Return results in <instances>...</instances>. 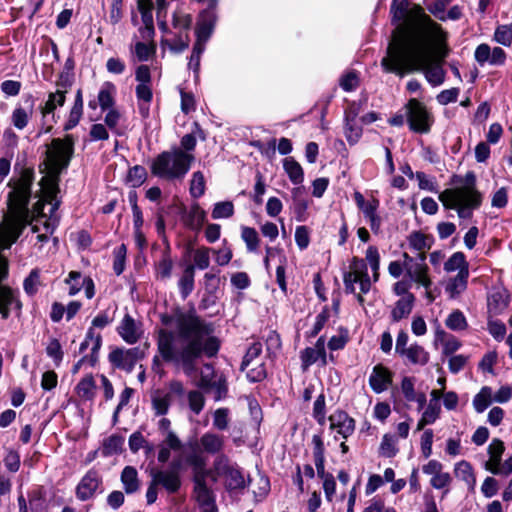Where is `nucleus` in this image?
Masks as SVG:
<instances>
[{
	"label": "nucleus",
	"instance_id": "f257e3e1",
	"mask_svg": "<svg viewBox=\"0 0 512 512\" xmlns=\"http://www.w3.org/2000/svg\"><path fill=\"white\" fill-rule=\"evenodd\" d=\"M418 28L420 35L413 42L398 40L389 44L388 55L381 61L386 72L403 76L412 71H423L432 86H439L445 80V71L440 64H431L426 52L427 42L441 47L445 45L447 33L419 8Z\"/></svg>",
	"mask_w": 512,
	"mask_h": 512
},
{
	"label": "nucleus",
	"instance_id": "f03ea898",
	"mask_svg": "<svg viewBox=\"0 0 512 512\" xmlns=\"http://www.w3.org/2000/svg\"><path fill=\"white\" fill-rule=\"evenodd\" d=\"M163 326L158 332V352H218L220 340L212 322L202 319L194 306L185 311L174 306L160 314Z\"/></svg>",
	"mask_w": 512,
	"mask_h": 512
},
{
	"label": "nucleus",
	"instance_id": "7ed1b4c3",
	"mask_svg": "<svg viewBox=\"0 0 512 512\" xmlns=\"http://www.w3.org/2000/svg\"><path fill=\"white\" fill-rule=\"evenodd\" d=\"M34 171L24 169L14 188L8 194V212L0 224V249H9L20 237L23 230L31 224L28 208Z\"/></svg>",
	"mask_w": 512,
	"mask_h": 512
},
{
	"label": "nucleus",
	"instance_id": "20e7f679",
	"mask_svg": "<svg viewBox=\"0 0 512 512\" xmlns=\"http://www.w3.org/2000/svg\"><path fill=\"white\" fill-rule=\"evenodd\" d=\"M453 182L459 187L446 189L439 195V200L447 209H456L459 218L470 219L473 210L482 204V194L476 188V175L468 171L464 177L454 176Z\"/></svg>",
	"mask_w": 512,
	"mask_h": 512
},
{
	"label": "nucleus",
	"instance_id": "39448f33",
	"mask_svg": "<svg viewBox=\"0 0 512 512\" xmlns=\"http://www.w3.org/2000/svg\"><path fill=\"white\" fill-rule=\"evenodd\" d=\"M75 139L73 135L67 134L63 139L54 138L50 148L47 150V161L52 178L46 187V197L53 203V210L58 209L60 201L57 200L59 192V175L68 168L74 154Z\"/></svg>",
	"mask_w": 512,
	"mask_h": 512
},
{
	"label": "nucleus",
	"instance_id": "423d86ee",
	"mask_svg": "<svg viewBox=\"0 0 512 512\" xmlns=\"http://www.w3.org/2000/svg\"><path fill=\"white\" fill-rule=\"evenodd\" d=\"M195 157L178 147L160 153L152 162L153 175L167 180L182 179L188 173Z\"/></svg>",
	"mask_w": 512,
	"mask_h": 512
},
{
	"label": "nucleus",
	"instance_id": "0eeeda50",
	"mask_svg": "<svg viewBox=\"0 0 512 512\" xmlns=\"http://www.w3.org/2000/svg\"><path fill=\"white\" fill-rule=\"evenodd\" d=\"M406 123L414 133L427 134L434 123V117L427 107L415 98H411L404 106Z\"/></svg>",
	"mask_w": 512,
	"mask_h": 512
},
{
	"label": "nucleus",
	"instance_id": "6e6552de",
	"mask_svg": "<svg viewBox=\"0 0 512 512\" xmlns=\"http://www.w3.org/2000/svg\"><path fill=\"white\" fill-rule=\"evenodd\" d=\"M172 394L182 396L184 386L178 380H172L169 383V392L162 389L153 390L151 393V405L155 416H164L169 412L172 403Z\"/></svg>",
	"mask_w": 512,
	"mask_h": 512
},
{
	"label": "nucleus",
	"instance_id": "1a4fd4ad",
	"mask_svg": "<svg viewBox=\"0 0 512 512\" xmlns=\"http://www.w3.org/2000/svg\"><path fill=\"white\" fill-rule=\"evenodd\" d=\"M102 484L103 478L99 471L89 469L75 488L76 498L82 502L92 499Z\"/></svg>",
	"mask_w": 512,
	"mask_h": 512
},
{
	"label": "nucleus",
	"instance_id": "9d476101",
	"mask_svg": "<svg viewBox=\"0 0 512 512\" xmlns=\"http://www.w3.org/2000/svg\"><path fill=\"white\" fill-rule=\"evenodd\" d=\"M330 429L336 430L344 439L350 437L356 428V421L345 410L336 409L329 417Z\"/></svg>",
	"mask_w": 512,
	"mask_h": 512
},
{
	"label": "nucleus",
	"instance_id": "9b49d317",
	"mask_svg": "<svg viewBox=\"0 0 512 512\" xmlns=\"http://www.w3.org/2000/svg\"><path fill=\"white\" fill-rule=\"evenodd\" d=\"M261 354H244L241 370H247L246 376L252 383L261 382L267 377L266 366Z\"/></svg>",
	"mask_w": 512,
	"mask_h": 512
},
{
	"label": "nucleus",
	"instance_id": "f8f14e48",
	"mask_svg": "<svg viewBox=\"0 0 512 512\" xmlns=\"http://www.w3.org/2000/svg\"><path fill=\"white\" fill-rule=\"evenodd\" d=\"M186 464L192 467L194 487L208 486L206 479L211 471L206 468V460L199 453L189 454L185 458Z\"/></svg>",
	"mask_w": 512,
	"mask_h": 512
},
{
	"label": "nucleus",
	"instance_id": "ddd939ff",
	"mask_svg": "<svg viewBox=\"0 0 512 512\" xmlns=\"http://www.w3.org/2000/svg\"><path fill=\"white\" fill-rule=\"evenodd\" d=\"M150 476L158 487H162L168 494H176L181 488V477L166 470L152 469Z\"/></svg>",
	"mask_w": 512,
	"mask_h": 512
},
{
	"label": "nucleus",
	"instance_id": "4468645a",
	"mask_svg": "<svg viewBox=\"0 0 512 512\" xmlns=\"http://www.w3.org/2000/svg\"><path fill=\"white\" fill-rule=\"evenodd\" d=\"M117 330L124 341L134 344L140 337L141 324L137 323L131 315L125 314Z\"/></svg>",
	"mask_w": 512,
	"mask_h": 512
},
{
	"label": "nucleus",
	"instance_id": "2eb2a0df",
	"mask_svg": "<svg viewBox=\"0 0 512 512\" xmlns=\"http://www.w3.org/2000/svg\"><path fill=\"white\" fill-rule=\"evenodd\" d=\"M392 383V373L382 364H377L369 377V385L375 393L385 391Z\"/></svg>",
	"mask_w": 512,
	"mask_h": 512
},
{
	"label": "nucleus",
	"instance_id": "dca6fc26",
	"mask_svg": "<svg viewBox=\"0 0 512 512\" xmlns=\"http://www.w3.org/2000/svg\"><path fill=\"white\" fill-rule=\"evenodd\" d=\"M312 445H313V459L316 467V474L318 478L322 479L326 475L330 474V472L325 471V445L323 442V438L321 434H315L312 437Z\"/></svg>",
	"mask_w": 512,
	"mask_h": 512
},
{
	"label": "nucleus",
	"instance_id": "f3484780",
	"mask_svg": "<svg viewBox=\"0 0 512 512\" xmlns=\"http://www.w3.org/2000/svg\"><path fill=\"white\" fill-rule=\"evenodd\" d=\"M183 448L182 441L179 439L175 432H169L160 446L158 451L157 460L158 462L164 464L168 462L171 456L172 451H180Z\"/></svg>",
	"mask_w": 512,
	"mask_h": 512
},
{
	"label": "nucleus",
	"instance_id": "a211bd4d",
	"mask_svg": "<svg viewBox=\"0 0 512 512\" xmlns=\"http://www.w3.org/2000/svg\"><path fill=\"white\" fill-rule=\"evenodd\" d=\"M120 481L124 492L128 495L138 492L141 488V480L134 466L127 465L123 468L120 474Z\"/></svg>",
	"mask_w": 512,
	"mask_h": 512
},
{
	"label": "nucleus",
	"instance_id": "6ab92c4d",
	"mask_svg": "<svg viewBox=\"0 0 512 512\" xmlns=\"http://www.w3.org/2000/svg\"><path fill=\"white\" fill-rule=\"evenodd\" d=\"M223 474L226 478L225 488L227 491L232 492L245 489L246 482L240 468L227 465L223 468Z\"/></svg>",
	"mask_w": 512,
	"mask_h": 512
},
{
	"label": "nucleus",
	"instance_id": "aec40b11",
	"mask_svg": "<svg viewBox=\"0 0 512 512\" xmlns=\"http://www.w3.org/2000/svg\"><path fill=\"white\" fill-rule=\"evenodd\" d=\"M216 22L214 8L205 9L199 16L196 26V37L207 38L211 36Z\"/></svg>",
	"mask_w": 512,
	"mask_h": 512
},
{
	"label": "nucleus",
	"instance_id": "412c9836",
	"mask_svg": "<svg viewBox=\"0 0 512 512\" xmlns=\"http://www.w3.org/2000/svg\"><path fill=\"white\" fill-rule=\"evenodd\" d=\"M203 354H161L168 360H172V364L181 366L185 374L191 375L196 371V360Z\"/></svg>",
	"mask_w": 512,
	"mask_h": 512
},
{
	"label": "nucleus",
	"instance_id": "4be33fe9",
	"mask_svg": "<svg viewBox=\"0 0 512 512\" xmlns=\"http://www.w3.org/2000/svg\"><path fill=\"white\" fill-rule=\"evenodd\" d=\"M419 257L420 262L412 267H407V273L412 280L428 289L431 286V280L427 274L428 267L424 263L426 256L422 253Z\"/></svg>",
	"mask_w": 512,
	"mask_h": 512
},
{
	"label": "nucleus",
	"instance_id": "5701e85b",
	"mask_svg": "<svg viewBox=\"0 0 512 512\" xmlns=\"http://www.w3.org/2000/svg\"><path fill=\"white\" fill-rule=\"evenodd\" d=\"M146 354H109V360L114 367L132 372L137 361L142 360Z\"/></svg>",
	"mask_w": 512,
	"mask_h": 512
},
{
	"label": "nucleus",
	"instance_id": "b1692460",
	"mask_svg": "<svg viewBox=\"0 0 512 512\" xmlns=\"http://www.w3.org/2000/svg\"><path fill=\"white\" fill-rule=\"evenodd\" d=\"M135 93L138 100L139 113L143 118H147L149 116L150 103L153 99L151 85L138 84Z\"/></svg>",
	"mask_w": 512,
	"mask_h": 512
},
{
	"label": "nucleus",
	"instance_id": "393cba45",
	"mask_svg": "<svg viewBox=\"0 0 512 512\" xmlns=\"http://www.w3.org/2000/svg\"><path fill=\"white\" fill-rule=\"evenodd\" d=\"M415 297L413 294H407L400 298L396 303L395 307L391 311V319L393 322H399L403 318L409 316L413 309Z\"/></svg>",
	"mask_w": 512,
	"mask_h": 512
},
{
	"label": "nucleus",
	"instance_id": "a878e982",
	"mask_svg": "<svg viewBox=\"0 0 512 512\" xmlns=\"http://www.w3.org/2000/svg\"><path fill=\"white\" fill-rule=\"evenodd\" d=\"M469 270L464 269L451 278L446 285V292L450 298H455L466 290L468 284Z\"/></svg>",
	"mask_w": 512,
	"mask_h": 512
},
{
	"label": "nucleus",
	"instance_id": "bb28decb",
	"mask_svg": "<svg viewBox=\"0 0 512 512\" xmlns=\"http://www.w3.org/2000/svg\"><path fill=\"white\" fill-rule=\"evenodd\" d=\"M455 476L464 481L471 491L474 490L476 485V477L473 467L470 462L461 460L455 464Z\"/></svg>",
	"mask_w": 512,
	"mask_h": 512
},
{
	"label": "nucleus",
	"instance_id": "cd10ccee",
	"mask_svg": "<svg viewBox=\"0 0 512 512\" xmlns=\"http://www.w3.org/2000/svg\"><path fill=\"white\" fill-rule=\"evenodd\" d=\"M195 266L187 265L182 276L178 280V288L181 298L185 300L194 290Z\"/></svg>",
	"mask_w": 512,
	"mask_h": 512
},
{
	"label": "nucleus",
	"instance_id": "c85d7f7f",
	"mask_svg": "<svg viewBox=\"0 0 512 512\" xmlns=\"http://www.w3.org/2000/svg\"><path fill=\"white\" fill-rule=\"evenodd\" d=\"M96 383L91 374L83 377L75 387L76 394L84 401H92L95 397Z\"/></svg>",
	"mask_w": 512,
	"mask_h": 512
},
{
	"label": "nucleus",
	"instance_id": "c756f323",
	"mask_svg": "<svg viewBox=\"0 0 512 512\" xmlns=\"http://www.w3.org/2000/svg\"><path fill=\"white\" fill-rule=\"evenodd\" d=\"M124 440V437L119 434H112L105 438L102 443V456L109 457L122 453Z\"/></svg>",
	"mask_w": 512,
	"mask_h": 512
},
{
	"label": "nucleus",
	"instance_id": "7c9ffc66",
	"mask_svg": "<svg viewBox=\"0 0 512 512\" xmlns=\"http://www.w3.org/2000/svg\"><path fill=\"white\" fill-rule=\"evenodd\" d=\"M203 450L209 454H216L223 449L224 441L221 436L207 432L200 438Z\"/></svg>",
	"mask_w": 512,
	"mask_h": 512
},
{
	"label": "nucleus",
	"instance_id": "2f4dec72",
	"mask_svg": "<svg viewBox=\"0 0 512 512\" xmlns=\"http://www.w3.org/2000/svg\"><path fill=\"white\" fill-rule=\"evenodd\" d=\"M283 168L290 181L295 184H301L304 180V173L301 165L292 157H287L283 161Z\"/></svg>",
	"mask_w": 512,
	"mask_h": 512
},
{
	"label": "nucleus",
	"instance_id": "473e14b6",
	"mask_svg": "<svg viewBox=\"0 0 512 512\" xmlns=\"http://www.w3.org/2000/svg\"><path fill=\"white\" fill-rule=\"evenodd\" d=\"M102 337L93 327H90L86 333L85 339L80 344V351L90 350V352H98L101 348Z\"/></svg>",
	"mask_w": 512,
	"mask_h": 512
},
{
	"label": "nucleus",
	"instance_id": "72a5a7b5",
	"mask_svg": "<svg viewBox=\"0 0 512 512\" xmlns=\"http://www.w3.org/2000/svg\"><path fill=\"white\" fill-rule=\"evenodd\" d=\"M114 93H115V86L111 82H106L101 87V89L98 93V102H99L100 108L103 111L113 107V105L115 103Z\"/></svg>",
	"mask_w": 512,
	"mask_h": 512
},
{
	"label": "nucleus",
	"instance_id": "f704fd0d",
	"mask_svg": "<svg viewBox=\"0 0 512 512\" xmlns=\"http://www.w3.org/2000/svg\"><path fill=\"white\" fill-rule=\"evenodd\" d=\"M173 261L170 255V247L163 251L162 257L156 264L157 276L161 279H169L172 275Z\"/></svg>",
	"mask_w": 512,
	"mask_h": 512
},
{
	"label": "nucleus",
	"instance_id": "c9c22d12",
	"mask_svg": "<svg viewBox=\"0 0 512 512\" xmlns=\"http://www.w3.org/2000/svg\"><path fill=\"white\" fill-rule=\"evenodd\" d=\"M65 91L57 90L54 93H50L48 95V100L45 105L41 108V113L43 116L47 114L53 113L57 107H62L65 103L66 96Z\"/></svg>",
	"mask_w": 512,
	"mask_h": 512
},
{
	"label": "nucleus",
	"instance_id": "e433bc0d",
	"mask_svg": "<svg viewBox=\"0 0 512 512\" xmlns=\"http://www.w3.org/2000/svg\"><path fill=\"white\" fill-rule=\"evenodd\" d=\"M492 402V390L488 386L481 388L480 392L474 396L473 406L476 412H484Z\"/></svg>",
	"mask_w": 512,
	"mask_h": 512
},
{
	"label": "nucleus",
	"instance_id": "4c0bfd02",
	"mask_svg": "<svg viewBox=\"0 0 512 512\" xmlns=\"http://www.w3.org/2000/svg\"><path fill=\"white\" fill-rule=\"evenodd\" d=\"M193 493L195 494L197 503L202 509L216 505L213 492L208 486L194 487Z\"/></svg>",
	"mask_w": 512,
	"mask_h": 512
},
{
	"label": "nucleus",
	"instance_id": "58836bf2",
	"mask_svg": "<svg viewBox=\"0 0 512 512\" xmlns=\"http://www.w3.org/2000/svg\"><path fill=\"white\" fill-rule=\"evenodd\" d=\"M453 0H425L426 9L440 21L447 20L446 8Z\"/></svg>",
	"mask_w": 512,
	"mask_h": 512
},
{
	"label": "nucleus",
	"instance_id": "ea45409f",
	"mask_svg": "<svg viewBox=\"0 0 512 512\" xmlns=\"http://www.w3.org/2000/svg\"><path fill=\"white\" fill-rule=\"evenodd\" d=\"M464 269L469 270V265L463 252L453 253L444 264L446 272L462 271Z\"/></svg>",
	"mask_w": 512,
	"mask_h": 512
},
{
	"label": "nucleus",
	"instance_id": "a19ab883",
	"mask_svg": "<svg viewBox=\"0 0 512 512\" xmlns=\"http://www.w3.org/2000/svg\"><path fill=\"white\" fill-rule=\"evenodd\" d=\"M241 238L245 242L249 252L257 251L260 238L255 228L243 226L241 228Z\"/></svg>",
	"mask_w": 512,
	"mask_h": 512
},
{
	"label": "nucleus",
	"instance_id": "79ce46f5",
	"mask_svg": "<svg viewBox=\"0 0 512 512\" xmlns=\"http://www.w3.org/2000/svg\"><path fill=\"white\" fill-rule=\"evenodd\" d=\"M137 7L141 13V18L144 26H147L150 31L153 29V15L152 11L154 8L152 0H138Z\"/></svg>",
	"mask_w": 512,
	"mask_h": 512
},
{
	"label": "nucleus",
	"instance_id": "37998d69",
	"mask_svg": "<svg viewBox=\"0 0 512 512\" xmlns=\"http://www.w3.org/2000/svg\"><path fill=\"white\" fill-rule=\"evenodd\" d=\"M360 78L359 73L355 70L345 72L339 79V86L345 92H351L359 87Z\"/></svg>",
	"mask_w": 512,
	"mask_h": 512
},
{
	"label": "nucleus",
	"instance_id": "c03bdc74",
	"mask_svg": "<svg viewBox=\"0 0 512 512\" xmlns=\"http://www.w3.org/2000/svg\"><path fill=\"white\" fill-rule=\"evenodd\" d=\"M206 218V213L198 204H195L191 207L186 225L191 229H199Z\"/></svg>",
	"mask_w": 512,
	"mask_h": 512
},
{
	"label": "nucleus",
	"instance_id": "a18cd8bd",
	"mask_svg": "<svg viewBox=\"0 0 512 512\" xmlns=\"http://www.w3.org/2000/svg\"><path fill=\"white\" fill-rule=\"evenodd\" d=\"M430 395L431 400L423 413L432 418V420H437L441 413L439 400L442 397V390L433 389Z\"/></svg>",
	"mask_w": 512,
	"mask_h": 512
},
{
	"label": "nucleus",
	"instance_id": "49530a36",
	"mask_svg": "<svg viewBox=\"0 0 512 512\" xmlns=\"http://www.w3.org/2000/svg\"><path fill=\"white\" fill-rule=\"evenodd\" d=\"M408 240L410 246L418 251L430 249L433 242L431 237L418 231L411 233Z\"/></svg>",
	"mask_w": 512,
	"mask_h": 512
},
{
	"label": "nucleus",
	"instance_id": "de8ad7c7",
	"mask_svg": "<svg viewBox=\"0 0 512 512\" xmlns=\"http://www.w3.org/2000/svg\"><path fill=\"white\" fill-rule=\"evenodd\" d=\"M215 369L212 364L206 363L203 365L200 371V379L198 382V386L201 389L209 390L213 385V382L216 381Z\"/></svg>",
	"mask_w": 512,
	"mask_h": 512
},
{
	"label": "nucleus",
	"instance_id": "09e8293b",
	"mask_svg": "<svg viewBox=\"0 0 512 512\" xmlns=\"http://www.w3.org/2000/svg\"><path fill=\"white\" fill-rule=\"evenodd\" d=\"M32 107L33 104L31 105L30 111H26L22 107H16L13 110L11 115V121L15 128L23 130L27 126L29 119L32 116Z\"/></svg>",
	"mask_w": 512,
	"mask_h": 512
},
{
	"label": "nucleus",
	"instance_id": "8fccbe9b",
	"mask_svg": "<svg viewBox=\"0 0 512 512\" xmlns=\"http://www.w3.org/2000/svg\"><path fill=\"white\" fill-rule=\"evenodd\" d=\"M126 255L127 247L125 244H121L113 250V271L117 276L125 270Z\"/></svg>",
	"mask_w": 512,
	"mask_h": 512
},
{
	"label": "nucleus",
	"instance_id": "3c124183",
	"mask_svg": "<svg viewBox=\"0 0 512 512\" xmlns=\"http://www.w3.org/2000/svg\"><path fill=\"white\" fill-rule=\"evenodd\" d=\"M398 452L399 449L396 447L394 436L385 434L379 447V454L385 458H393Z\"/></svg>",
	"mask_w": 512,
	"mask_h": 512
},
{
	"label": "nucleus",
	"instance_id": "603ef678",
	"mask_svg": "<svg viewBox=\"0 0 512 512\" xmlns=\"http://www.w3.org/2000/svg\"><path fill=\"white\" fill-rule=\"evenodd\" d=\"M147 178L146 169L141 165H135L131 167L127 174V182L132 187L141 186Z\"/></svg>",
	"mask_w": 512,
	"mask_h": 512
},
{
	"label": "nucleus",
	"instance_id": "864d4df0",
	"mask_svg": "<svg viewBox=\"0 0 512 512\" xmlns=\"http://www.w3.org/2000/svg\"><path fill=\"white\" fill-rule=\"evenodd\" d=\"M445 325L454 331L464 330L467 327L466 317L460 310H454L447 317Z\"/></svg>",
	"mask_w": 512,
	"mask_h": 512
},
{
	"label": "nucleus",
	"instance_id": "5fc2aeb1",
	"mask_svg": "<svg viewBox=\"0 0 512 512\" xmlns=\"http://www.w3.org/2000/svg\"><path fill=\"white\" fill-rule=\"evenodd\" d=\"M313 418L319 425H324L326 422V400L325 394L321 393L317 396L313 404Z\"/></svg>",
	"mask_w": 512,
	"mask_h": 512
},
{
	"label": "nucleus",
	"instance_id": "6e6d98bb",
	"mask_svg": "<svg viewBox=\"0 0 512 512\" xmlns=\"http://www.w3.org/2000/svg\"><path fill=\"white\" fill-rule=\"evenodd\" d=\"M366 260L373 272V280L376 282L379 278L380 254L376 246H369L366 250Z\"/></svg>",
	"mask_w": 512,
	"mask_h": 512
},
{
	"label": "nucleus",
	"instance_id": "4d7b16f0",
	"mask_svg": "<svg viewBox=\"0 0 512 512\" xmlns=\"http://www.w3.org/2000/svg\"><path fill=\"white\" fill-rule=\"evenodd\" d=\"M189 36L179 34L172 40H164L162 43L166 45L169 50L173 53L179 54L185 51L189 47Z\"/></svg>",
	"mask_w": 512,
	"mask_h": 512
},
{
	"label": "nucleus",
	"instance_id": "13d9d810",
	"mask_svg": "<svg viewBox=\"0 0 512 512\" xmlns=\"http://www.w3.org/2000/svg\"><path fill=\"white\" fill-rule=\"evenodd\" d=\"M40 284V272L38 269H33L29 275L24 279L23 288L26 294L34 296L38 291Z\"/></svg>",
	"mask_w": 512,
	"mask_h": 512
},
{
	"label": "nucleus",
	"instance_id": "bf43d9fd",
	"mask_svg": "<svg viewBox=\"0 0 512 512\" xmlns=\"http://www.w3.org/2000/svg\"><path fill=\"white\" fill-rule=\"evenodd\" d=\"M211 249L208 247H200L194 251L192 265L195 266V269L198 268L200 270L207 269L210 265V253Z\"/></svg>",
	"mask_w": 512,
	"mask_h": 512
},
{
	"label": "nucleus",
	"instance_id": "052dcab7",
	"mask_svg": "<svg viewBox=\"0 0 512 512\" xmlns=\"http://www.w3.org/2000/svg\"><path fill=\"white\" fill-rule=\"evenodd\" d=\"M28 500L31 509L35 512H45V493L41 488L33 490L28 493Z\"/></svg>",
	"mask_w": 512,
	"mask_h": 512
},
{
	"label": "nucleus",
	"instance_id": "680f3d73",
	"mask_svg": "<svg viewBox=\"0 0 512 512\" xmlns=\"http://www.w3.org/2000/svg\"><path fill=\"white\" fill-rule=\"evenodd\" d=\"M205 192V179L202 172L197 171L192 175L190 194L193 198H200Z\"/></svg>",
	"mask_w": 512,
	"mask_h": 512
},
{
	"label": "nucleus",
	"instance_id": "e2e57ef3",
	"mask_svg": "<svg viewBox=\"0 0 512 512\" xmlns=\"http://www.w3.org/2000/svg\"><path fill=\"white\" fill-rule=\"evenodd\" d=\"M234 214V205L231 201L217 202L212 210L213 219L229 218Z\"/></svg>",
	"mask_w": 512,
	"mask_h": 512
},
{
	"label": "nucleus",
	"instance_id": "0e129e2a",
	"mask_svg": "<svg viewBox=\"0 0 512 512\" xmlns=\"http://www.w3.org/2000/svg\"><path fill=\"white\" fill-rule=\"evenodd\" d=\"M65 283L69 285L70 296H74L78 294L83 288V277L81 272L79 271H71L68 274V277L65 279Z\"/></svg>",
	"mask_w": 512,
	"mask_h": 512
},
{
	"label": "nucleus",
	"instance_id": "69168bd1",
	"mask_svg": "<svg viewBox=\"0 0 512 512\" xmlns=\"http://www.w3.org/2000/svg\"><path fill=\"white\" fill-rule=\"evenodd\" d=\"M362 136V127L356 121H345V137L350 145L356 144Z\"/></svg>",
	"mask_w": 512,
	"mask_h": 512
},
{
	"label": "nucleus",
	"instance_id": "338daca9",
	"mask_svg": "<svg viewBox=\"0 0 512 512\" xmlns=\"http://www.w3.org/2000/svg\"><path fill=\"white\" fill-rule=\"evenodd\" d=\"M437 339L443 344V352H456L461 346L455 336L444 331L437 333Z\"/></svg>",
	"mask_w": 512,
	"mask_h": 512
},
{
	"label": "nucleus",
	"instance_id": "774afa93",
	"mask_svg": "<svg viewBox=\"0 0 512 512\" xmlns=\"http://www.w3.org/2000/svg\"><path fill=\"white\" fill-rule=\"evenodd\" d=\"M494 40L503 46H510L512 43V28L509 25H500L494 33Z\"/></svg>",
	"mask_w": 512,
	"mask_h": 512
}]
</instances>
